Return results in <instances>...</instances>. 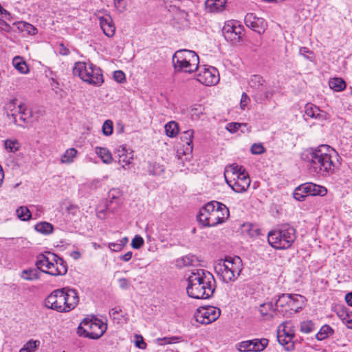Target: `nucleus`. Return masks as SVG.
<instances>
[{
	"label": "nucleus",
	"instance_id": "20",
	"mask_svg": "<svg viewBox=\"0 0 352 352\" xmlns=\"http://www.w3.org/2000/svg\"><path fill=\"white\" fill-rule=\"evenodd\" d=\"M67 272V263L56 254L55 262H52L50 267V270H47V274L57 276H63Z\"/></svg>",
	"mask_w": 352,
	"mask_h": 352
},
{
	"label": "nucleus",
	"instance_id": "60",
	"mask_svg": "<svg viewBox=\"0 0 352 352\" xmlns=\"http://www.w3.org/2000/svg\"><path fill=\"white\" fill-rule=\"evenodd\" d=\"M118 282L121 288L127 289L129 286V281L126 278H120Z\"/></svg>",
	"mask_w": 352,
	"mask_h": 352
},
{
	"label": "nucleus",
	"instance_id": "57",
	"mask_svg": "<svg viewBox=\"0 0 352 352\" xmlns=\"http://www.w3.org/2000/svg\"><path fill=\"white\" fill-rule=\"evenodd\" d=\"M135 344V346L141 349H144L146 347V344L144 341V339L142 336H136V340Z\"/></svg>",
	"mask_w": 352,
	"mask_h": 352
},
{
	"label": "nucleus",
	"instance_id": "29",
	"mask_svg": "<svg viewBox=\"0 0 352 352\" xmlns=\"http://www.w3.org/2000/svg\"><path fill=\"white\" fill-rule=\"evenodd\" d=\"M95 153L101 159L103 163L109 164L113 162L112 154L107 148L96 146L95 148Z\"/></svg>",
	"mask_w": 352,
	"mask_h": 352
},
{
	"label": "nucleus",
	"instance_id": "56",
	"mask_svg": "<svg viewBox=\"0 0 352 352\" xmlns=\"http://www.w3.org/2000/svg\"><path fill=\"white\" fill-rule=\"evenodd\" d=\"M23 28H25V30L27 31L28 33L30 35H34L37 33V29L30 23H24Z\"/></svg>",
	"mask_w": 352,
	"mask_h": 352
},
{
	"label": "nucleus",
	"instance_id": "34",
	"mask_svg": "<svg viewBox=\"0 0 352 352\" xmlns=\"http://www.w3.org/2000/svg\"><path fill=\"white\" fill-rule=\"evenodd\" d=\"M78 151L74 148H69L67 149L65 153L61 155L60 162L62 164H71L74 161L77 157Z\"/></svg>",
	"mask_w": 352,
	"mask_h": 352
},
{
	"label": "nucleus",
	"instance_id": "39",
	"mask_svg": "<svg viewBox=\"0 0 352 352\" xmlns=\"http://www.w3.org/2000/svg\"><path fill=\"white\" fill-rule=\"evenodd\" d=\"M166 134L170 137H175L179 133V126L176 122L170 121L165 124Z\"/></svg>",
	"mask_w": 352,
	"mask_h": 352
},
{
	"label": "nucleus",
	"instance_id": "46",
	"mask_svg": "<svg viewBox=\"0 0 352 352\" xmlns=\"http://www.w3.org/2000/svg\"><path fill=\"white\" fill-rule=\"evenodd\" d=\"M18 103L16 99L11 100L6 105V109L7 111V115L8 117H11V114L12 113L16 112L18 111Z\"/></svg>",
	"mask_w": 352,
	"mask_h": 352
},
{
	"label": "nucleus",
	"instance_id": "4",
	"mask_svg": "<svg viewBox=\"0 0 352 352\" xmlns=\"http://www.w3.org/2000/svg\"><path fill=\"white\" fill-rule=\"evenodd\" d=\"M229 216V209L225 204L212 201L199 210L197 220L204 226L213 227L225 222Z\"/></svg>",
	"mask_w": 352,
	"mask_h": 352
},
{
	"label": "nucleus",
	"instance_id": "59",
	"mask_svg": "<svg viewBox=\"0 0 352 352\" xmlns=\"http://www.w3.org/2000/svg\"><path fill=\"white\" fill-rule=\"evenodd\" d=\"M299 53L300 55L305 56L306 58L309 59V60L311 59V58L309 56H307V54H311V52L307 47H300L299 50Z\"/></svg>",
	"mask_w": 352,
	"mask_h": 352
},
{
	"label": "nucleus",
	"instance_id": "36",
	"mask_svg": "<svg viewBox=\"0 0 352 352\" xmlns=\"http://www.w3.org/2000/svg\"><path fill=\"white\" fill-rule=\"evenodd\" d=\"M252 351L261 352L263 351L268 344V340L265 338L251 340Z\"/></svg>",
	"mask_w": 352,
	"mask_h": 352
},
{
	"label": "nucleus",
	"instance_id": "16",
	"mask_svg": "<svg viewBox=\"0 0 352 352\" xmlns=\"http://www.w3.org/2000/svg\"><path fill=\"white\" fill-rule=\"evenodd\" d=\"M56 254L47 251L37 256L35 265L41 272L47 274V270H50L51 264L56 261Z\"/></svg>",
	"mask_w": 352,
	"mask_h": 352
},
{
	"label": "nucleus",
	"instance_id": "32",
	"mask_svg": "<svg viewBox=\"0 0 352 352\" xmlns=\"http://www.w3.org/2000/svg\"><path fill=\"white\" fill-rule=\"evenodd\" d=\"M277 334L286 336V338L289 339H293L294 337V331L292 328L290 322H283L279 325L277 331Z\"/></svg>",
	"mask_w": 352,
	"mask_h": 352
},
{
	"label": "nucleus",
	"instance_id": "18",
	"mask_svg": "<svg viewBox=\"0 0 352 352\" xmlns=\"http://www.w3.org/2000/svg\"><path fill=\"white\" fill-rule=\"evenodd\" d=\"M114 155L124 169H126L125 166L129 165L133 159V151L124 145L118 146L115 150Z\"/></svg>",
	"mask_w": 352,
	"mask_h": 352
},
{
	"label": "nucleus",
	"instance_id": "55",
	"mask_svg": "<svg viewBox=\"0 0 352 352\" xmlns=\"http://www.w3.org/2000/svg\"><path fill=\"white\" fill-rule=\"evenodd\" d=\"M113 78L116 82L122 83L126 79L125 74L121 70H117L113 73Z\"/></svg>",
	"mask_w": 352,
	"mask_h": 352
},
{
	"label": "nucleus",
	"instance_id": "44",
	"mask_svg": "<svg viewBox=\"0 0 352 352\" xmlns=\"http://www.w3.org/2000/svg\"><path fill=\"white\" fill-rule=\"evenodd\" d=\"M164 171V167L160 164L153 163L149 164L148 166V173L151 175H160Z\"/></svg>",
	"mask_w": 352,
	"mask_h": 352
},
{
	"label": "nucleus",
	"instance_id": "22",
	"mask_svg": "<svg viewBox=\"0 0 352 352\" xmlns=\"http://www.w3.org/2000/svg\"><path fill=\"white\" fill-rule=\"evenodd\" d=\"M227 0H206L205 8L207 12L217 13L226 9Z\"/></svg>",
	"mask_w": 352,
	"mask_h": 352
},
{
	"label": "nucleus",
	"instance_id": "62",
	"mask_svg": "<svg viewBox=\"0 0 352 352\" xmlns=\"http://www.w3.org/2000/svg\"><path fill=\"white\" fill-rule=\"evenodd\" d=\"M132 252H127L126 254L120 256V259L125 262H127L131 260V258H132Z\"/></svg>",
	"mask_w": 352,
	"mask_h": 352
},
{
	"label": "nucleus",
	"instance_id": "12",
	"mask_svg": "<svg viewBox=\"0 0 352 352\" xmlns=\"http://www.w3.org/2000/svg\"><path fill=\"white\" fill-rule=\"evenodd\" d=\"M197 80L206 86H212L219 81V74L218 70L212 66L204 65L199 67L197 69Z\"/></svg>",
	"mask_w": 352,
	"mask_h": 352
},
{
	"label": "nucleus",
	"instance_id": "63",
	"mask_svg": "<svg viewBox=\"0 0 352 352\" xmlns=\"http://www.w3.org/2000/svg\"><path fill=\"white\" fill-rule=\"evenodd\" d=\"M59 53L61 55L67 56L69 54V50L67 48H66L63 44H60Z\"/></svg>",
	"mask_w": 352,
	"mask_h": 352
},
{
	"label": "nucleus",
	"instance_id": "26",
	"mask_svg": "<svg viewBox=\"0 0 352 352\" xmlns=\"http://www.w3.org/2000/svg\"><path fill=\"white\" fill-rule=\"evenodd\" d=\"M200 260L199 258L193 254H188L176 261V265L179 267L187 266H197L199 265Z\"/></svg>",
	"mask_w": 352,
	"mask_h": 352
},
{
	"label": "nucleus",
	"instance_id": "6",
	"mask_svg": "<svg viewBox=\"0 0 352 352\" xmlns=\"http://www.w3.org/2000/svg\"><path fill=\"white\" fill-rule=\"evenodd\" d=\"M73 74L93 86L100 87L104 82L102 69L89 61L76 62L73 68Z\"/></svg>",
	"mask_w": 352,
	"mask_h": 352
},
{
	"label": "nucleus",
	"instance_id": "8",
	"mask_svg": "<svg viewBox=\"0 0 352 352\" xmlns=\"http://www.w3.org/2000/svg\"><path fill=\"white\" fill-rule=\"evenodd\" d=\"M172 63L176 72L191 74L198 69L199 58L194 51L179 50L173 54Z\"/></svg>",
	"mask_w": 352,
	"mask_h": 352
},
{
	"label": "nucleus",
	"instance_id": "2",
	"mask_svg": "<svg viewBox=\"0 0 352 352\" xmlns=\"http://www.w3.org/2000/svg\"><path fill=\"white\" fill-rule=\"evenodd\" d=\"M187 281L188 295L193 298L208 299L212 296L216 288L214 276L203 269L193 270Z\"/></svg>",
	"mask_w": 352,
	"mask_h": 352
},
{
	"label": "nucleus",
	"instance_id": "61",
	"mask_svg": "<svg viewBox=\"0 0 352 352\" xmlns=\"http://www.w3.org/2000/svg\"><path fill=\"white\" fill-rule=\"evenodd\" d=\"M249 100V98L248 95L245 93L242 94L241 100V107L242 109H244V107L247 105Z\"/></svg>",
	"mask_w": 352,
	"mask_h": 352
},
{
	"label": "nucleus",
	"instance_id": "58",
	"mask_svg": "<svg viewBox=\"0 0 352 352\" xmlns=\"http://www.w3.org/2000/svg\"><path fill=\"white\" fill-rule=\"evenodd\" d=\"M109 248L111 250L114 252H119L122 248V245L120 243H110L109 244Z\"/></svg>",
	"mask_w": 352,
	"mask_h": 352
},
{
	"label": "nucleus",
	"instance_id": "35",
	"mask_svg": "<svg viewBox=\"0 0 352 352\" xmlns=\"http://www.w3.org/2000/svg\"><path fill=\"white\" fill-rule=\"evenodd\" d=\"M13 66L21 74H28L29 68L26 63L21 56H15L12 60Z\"/></svg>",
	"mask_w": 352,
	"mask_h": 352
},
{
	"label": "nucleus",
	"instance_id": "38",
	"mask_svg": "<svg viewBox=\"0 0 352 352\" xmlns=\"http://www.w3.org/2000/svg\"><path fill=\"white\" fill-rule=\"evenodd\" d=\"M329 87L335 91H341L346 87L345 82L340 78H333L329 80Z\"/></svg>",
	"mask_w": 352,
	"mask_h": 352
},
{
	"label": "nucleus",
	"instance_id": "7",
	"mask_svg": "<svg viewBox=\"0 0 352 352\" xmlns=\"http://www.w3.org/2000/svg\"><path fill=\"white\" fill-rule=\"evenodd\" d=\"M73 74L93 86L100 87L104 82L102 69L89 61L76 62L73 68Z\"/></svg>",
	"mask_w": 352,
	"mask_h": 352
},
{
	"label": "nucleus",
	"instance_id": "17",
	"mask_svg": "<svg viewBox=\"0 0 352 352\" xmlns=\"http://www.w3.org/2000/svg\"><path fill=\"white\" fill-rule=\"evenodd\" d=\"M11 118L14 123L19 126H23V124L30 123L32 118V111L25 105L19 104L18 111L12 113Z\"/></svg>",
	"mask_w": 352,
	"mask_h": 352
},
{
	"label": "nucleus",
	"instance_id": "47",
	"mask_svg": "<svg viewBox=\"0 0 352 352\" xmlns=\"http://www.w3.org/2000/svg\"><path fill=\"white\" fill-rule=\"evenodd\" d=\"M102 133L105 136H109L113 133V124L110 120H107L104 122L102 127Z\"/></svg>",
	"mask_w": 352,
	"mask_h": 352
},
{
	"label": "nucleus",
	"instance_id": "24",
	"mask_svg": "<svg viewBox=\"0 0 352 352\" xmlns=\"http://www.w3.org/2000/svg\"><path fill=\"white\" fill-rule=\"evenodd\" d=\"M258 311L261 314L266 317L267 319L273 318L278 314L276 310V304L274 305L272 302H265L261 305Z\"/></svg>",
	"mask_w": 352,
	"mask_h": 352
},
{
	"label": "nucleus",
	"instance_id": "1",
	"mask_svg": "<svg viewBox=\"0 0 352 352\" xmlns=\"http://www.w3.org/2000/svg\"><path fill=\"white\" fill-rule=\"evenodd\" d=\"M338 152L331 146L322 144L317 148L306 151L302 159L309 163V169L319 176L329 177L335 173V160L338 158Z\"/></svg>",
	"mask_w": 352,
	"mask_h": 352
},
{
	"label": "nucleus",
	"instance_id": "51",
	"mask_svg": "<svg viewBox=\"0 0 352 352\" xmlns=\"http://www.w3.org/2000/svg\"><path fill=\"white\" fill-rule=\"evenodd\" d=\"M241 126H246V124H241L238 122H230L228 124L226 129L228 131H229L230 133H234L236 132L239 129Z\"/></svg>",
	"mask_w": 352,
	"mask_h": 352
},
{
	"label": "nucleus",
	"instance_id": "21",
	"mask_svg": "<svg viewBox=\"0 0 352 352\" xmlns=\"http://www.w3.org/2000/svg\"><path fill=\"white\" fill-rule=\"evenodd\" d=\"M99 23L103 33L108 37H112L116 31V27L113 19L109 15H106L99 18Z\"/></svg>",
	"mask_w": 352,
	"mask_h": 352
},
{
	"label": "nucleus",
	"instance_id": "25",
	"mask_svg": "<svg viewBox=\"0 0 352 352\" xmlns=\"http://www.w3.org/2000/svg\"><path fill=\"white\" fill-rule=\"evenodd\" d=\"M309 196H324L327 193V189L322 186L317 185L311 182L304 184Z\"/></svg>",
	"mask_w": 352,
	"mask_h": 352
},
{
	"label": "nucleus",
	"instance_id": "13",
	"mask_svg": "<svg viewBox=\"0 0 352 352\" xmlns=\"http://www.w3.org/2000/svg\"><path fill=\"white\" fill-rule=\"evenodd\" d=\"M221 311L219 308L209 306L198 309L196 314V320L201 324H210L215 321L220 316Z\"/></svg>",
	"mask_w": 352,
	"mask_h": 352
},
{
	"label": "nucleus",
	"instance_id": "23",
	"mask_svg": "<svg viewBox=\"0 0 352 352\" xmlns=\"http://www.w3.org/2000/svg\"><path fill=\"white\" fill-rule=\"evenodd\" d=\"M305 116L308 118L324 120L325 119V113L321 111L317 106L308 103L305 107Z\"/></svg>",
	"mask_w": 352,
	"mask_h": 352
},
{
	"label": "nucleus",
	"instance_id": "14",
	"mask_svg": "<svg viewBox=\"0 0 352 352\" xmlns=\"http://www.w3.org/2000/svg\"><path fill=\"white\" fill-rule=\"evenodd\" d=\"M245 25L253 31L262 34L265 32L266 23L264 19L258 17L254 13H248L244 19Z\"/></svg>",
	"mask_w": 352,
	"mask_h": 352
},
{
	"label": "nucleus",
	"instance_id": "41",
	"mask_svg": "<svg viewBox=\"0 0 352 352\" xmlns=\"http://www.w3.org/2000/svg\"><path fill=\"white\" fill-rule=\"evenodd\" d=\"M293 196L296 200L299 201H304L305 197L309 196V194H307V190L305 187L304 184L296 188Z\"/></svg>",
	"mask_w": 352,
	"mask_h": 352
},
{
	"label": "nucleus",
	"instance_id": "31",
	"mask_svg": "<svg viewBox=\"0 0 352 352\" xmlns=\"http://www.w3.org/2000/svg\"><path fill=\"white\" fill-rule=\"evenodd\" d=\"M265 83V80L259 75H252L249 79L248 84L253 89L254 94L256 91H262V87Z\"/></svg>",
	"mask_w": 352,
	"mask_h": 352
},
{
	"label": "nucleus",
	"instance_id": "11",
	"mask_svg": "<svg viewBox=\"0 0 352 352\" xmlns=\"http://www.w3.org/2000/svg\"><path fill=\"white\" fill-rule=\"evenodd\" d=\"M107 329V324L97 318H85L80 323L77 333L79 336L96 340L103 336Z\"/></svg>",
	"mask_w": 352,
	"mask_h": 352
},
{
	"label": "nucleus",
	"instance_id": "52",
	"mask_svg": "<svg viewBox=\"0 0 352 352\" xmlns=\"http://www.w3.org/2000/svg\"><path fill=\"white\" fill-rule=\"evenodd\" d=\"M238 349L241 352L252 351L251 341L246 340L239 344Z\"/></svg>",
	"mask_w": 352,
	"mask_h": 352
},
{
	"label": "nucleus",
	"instance_id": "64",
	"mask_svg": "<svg viewBox=\"0 0 352 352\" xmlns=\"http://www.w3.org/2000/svg\"><path fill=\"white\" fill-rule=\"evenodd\" d=\"M345 300L349 306L352 307V292H349L346 294Z\"/></svg>",
	"mask_w": 352,
	"mask_h": 352
},
{
	"label": "nucleus",
	"instance_id": "15",
	"mask_svg": "<svg viewBox=\"0 0 352 352\" xmlns=\"http://www.w3.org/2000/svg\"><path fill=\"white\" fill-rule=\"evenodd\" d=\"M228 184L234 191L238 193L245 192L250 186V179L247 173H239V175L229 181Z\"/></svg>",
	"mask_w": 352,
	"mask_h": 352
},
{
	"label": "nucleus",
	"instance_id": "3",
	"mask_svg": "<svg viewBox=\"0 0 352 352\" xmlns=\"http://www.w3.org/2000/svg\"><path fill=\"white\" fill-rule=\"evenodd\" d=\"M79 297L76 290L69 287L56 289L45 299L46 307L58 312H69L78 305Z\"/></svg>",
	"mask_w": 352,
	"mask_h": 352
},
{
	"label": "nucleus",
	"instance_id": "45",
	"mask_svg": "<svg viewBox=\"0 0 352 352\" xmlns=\"http://www.w3.org/2000/svg\"><path fill=\"white\" fill-rule=\"evenodd\" d=\"M19 219L22 221H28L31 218V212L26 206H20L16 210Z\"/></svg>",
	"mask_w": 352,
	"mask_h": 352
},
{
	"label": "nucleus",
	"instance_id": "37",
	"mask_svg": "<svg viewBox=\"0 0 352 352\" xmlns=\"http://www.w3.org/2000/svg\"><path fill=\"white\" fill-rule=\"evenodd\" d=\"M34 228L38 232L45 235L52 233L54 230L53 226L50 223L46 221L36 223L34 226Z\"/></svg>",
	"mask_w": 352,
	"mask_h": 352
},
{
	"label": "nucleus",
	"instance_id": "54",
	"mask_svg": "<svg viewBox=\"0 0 352 352\" xmlns=\"http://www.w3.org/2000/svg\"><path fill=\"white\" fill-rule=\"evenodd\" d=\"M341 319L348 328L352 329V314H343L340 315Z\"/></svg>",
	"mask_w": 352,
	"mask_h": 352
},
{
	"label": "nucleus",
	"instance_id": "19",
	"mask_svg": "<svg viewBox=\"0 0 352 352\" xmlns=\"http://www.w3.org/2000/svg\"><path fill=\"white\" fill-rule=\"evenodd\" d=\"M242 30H243L240 25L236 26L227 24L223 28V33L225 38L234 44L240 41Z\"/></svg>",
	"mask_w": 352,
	"mask_h": 352
},
{
	"label": "nucleus",
	"instance_id": "27",
	"mask_svg": "<svg viewBox=\"0 0 352 352\" xmlns=\"http://www.w3.org/2000/svg\"><path fill=\"white\" fill-rule=\"evenodd\" d=\"M245 168L242 166H239L236 164H233L226 168L224 175L227 184H229L230 181L228 178L232 177V179L239 175V173H245Z\"/></svg>",
	"mask_w": 352,
	"mask_h": 352
},
{
	"label": "nucleus",
	"instance_id": "33",
	"mask_svg": "<svg viewBox=\"0 0 352 352\" xmlns=\"http://www.w3.org/2000/svg\"><path fill=\"white\" fill-rule=\"evenodd\" d=\"M36 268H29L23 270L20 274V277L26 280H35L40 278V273Z\"/></svg>",
	"mask_w": 352,
	"mask_h": 352
},
{
	"label": "nucleus",
	"instance_id": "42",
	"mask_svg": "<svg viewBox=\"0 0 352 352\" xmlns=\"http://www.w3.org/2000/svg\"><path fill=\"white\" fill-rule=\"evenodd\" d=\"M333 331L329 325H324L320 331L316 333V338L318 340H323L330 336Z\"/></svg>",
	"mask_w": 352,
	"mask_h": 352
},
{
	"label": "nucleus",
	"instance_id": "5",
	"mask_svg": "<svg viewBox=\"0 0 352 352\" xmlns=\"http://www.w3.org/2000/svg\"><path fill=\"white\" fill-rule=\"evenodd\" d=\"M240 257H226L221 259L214 266V271L219 278L224 283L235 281L243 269Z\"/></svg>",
	"mask_w": 352,
	"mask_h": 352
},
{
	"label": "nucleus",
	"instance_id": "43",
	"mask_svg": "<svg viewBox=\"0 0 352 352\" xmlns=\"http://www.w3.org/2000/svg\"><path fill=\"white\" fill-rule=\"evenodd\" d=\"M6 149L10 153H15L20 148V143L15 139H8L4 141Z\"/></svg>",
	"mask_w": 352,
	"mask_h": 352
},
{
	"label": "nucleus",
	"instance_id": "9",
	"mask_svg": "<svg viewBox=\"0 0 352 352\" xmlns=\"http://www.w3.org/2000/svg\"><path fill=\"white\" fill-rule=\"evenodd\" d=\"M296 230L289 225H284L267 234L269 244L274 248L283 250L292 246L296 239Z\"/></svg>",
	"mask_w": 352,
	"mask_h": 352
},
{
	"label": "nucleus",
	"instance_id": "50",
	"mask_svg": "<svg viewBox=\"0 0 352 352\" xmlns=\"http://www.w3.org/2000/svg\"><path fill=\"white\" fill-rule=\"evenodd\" d=\"M253 155H261L265 152V148L262 144H253L250 148Z\"/></svg>",
	"mask_w": 352,
	"mask_h": 352
},
{
	"label": "nucleus",
	"instance_id": "10",
	"mask_svg": "<svg viewBox=\"0 0 352 352\" xmlns=\"http://www.w3.org/2000/svg\"><path fill=\"white\" fill-rule=\"evenodd\" d=\"M303 305L304 297L298 294H283L276 300L277 311L287 318L299 312Z\"/></svg>",
	"mask_w": 352,
	"mask_h": 352
},
{
	"label": "nucleus",
	"instance_id": "53",
	"mask_svg": "<svg viewBox=\"0 0 352 352\" xmlns=\"http://www.w3.org/2000/svg\"><path fill=\"white\" fill-rule=\"evenodd\" d=\"M144 244V239L142 236L136 235L131 241V246L134 249L140 248Z\"/></svg>",
	"mask_w": 352,
	"mask_h": 352
},
{
	"label": "nucleus",
	"instance_id": "48",
	"mask_svg": "<svg viewBox=\"0 0 352 352\" xmlns=\"http://www.w3.org/2000/svg\"><path fill=\"white\" fill-rule=\"evenodd\" d=\"M315 329L314 323L311 320H307L301 322L300 331L305 333H309Z\"/></svg>",
	"mask_w": 352,
	"mask_h": 352
},
{
	"label": "nucleus",
	"instance_id": "49",
	"mask_svg": "<svg viewBox=\"0 0 352 352\" xmlns=\"http://www.w3.org/2000/svg\"><path fill=\"white\" fill-rule=\"evenodd\" d=\"M277 339L278 342L283 346H287L285 348L287 350H291L293 347L292 339H288L286 338V336H284L283 335L277 334Z\"/></svg>",
	"mask_w": 352,
	"mask_h": 352
},
{
	"label": "nucleus",
	"instance_id": "40",
	"mask_svg": "<svg viewBox=\"0 0 352 352\" xmlns=\"http://www.w3.org/2000/svg\"><path fill=\"white\" fill-rule=\"evenodd\" d=\"M40 344L39 340H30L23 345L19 352H35L38 349Z\"/></svg>",
	"mask_w": 352,
	"mask_h": 352
},
{
	"label": "nucleus",
	"instance_id": "30",
	"mask_svg": "<svg viewBox=\"0 0 352 352\" xmlns=\"http://www.w3.org/2000/svg\"><path fill=\"white\" fill-rule=\"evenodd\" d=\"M194 131L192 129L187 130L181 135L182 141L186 144L185 153H190L192 151V139Z\"/></svg>",
	"mask_w": 352,
	"mask_h": 352
},
{
	"label": "nucleus",
	"instance_id": "28",
	"mask_svg": "<svg viewBox=\"0 0 352 352\" xmlns=\"http://www.w3.org/2000/svg\"><path fill=\"white\" fill-rule=\"evenodd\" d=\"M274 92L273 89L266 88L263 93H261V91L255 92L253 94V98L256 102L263 104L270 100L273 97Z\"/></svg>",
	"mask_w": 352,
	"mask_h": 352
}]
</instances>
